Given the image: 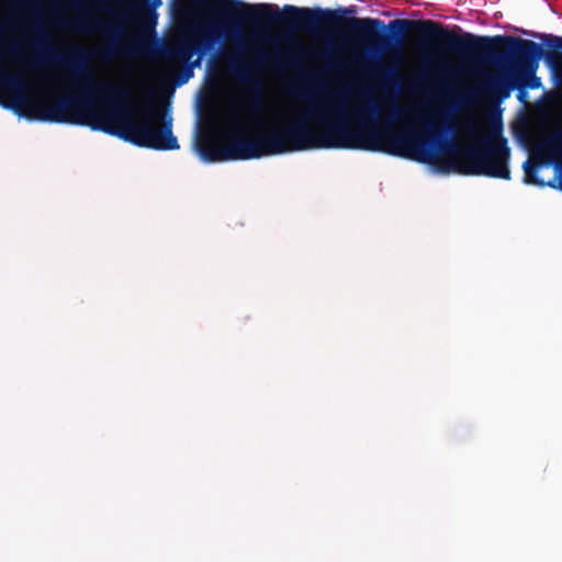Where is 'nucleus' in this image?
Instances as JSON below:
<instances>
[{
	"mask_svg": "<svg viewBox=\"0 0 562 562\" xmlns=\"http://www.w3.org/2000/svg\"><path fill=\"white\" fill-rule=\"evenodd\" d=\"M116 16H117L119 19H124V18H125V15H123V14H117Z\"/></svg>",
	"mask_w": 562,
	"mask_h": 562,
	"instance_id": "15",
	"label": "nucleus"
},
{
	"mask_svg": "<svg viewBox=\"0 0 562 562\" xmlns=\"http://www.w3.org/2000/svg\"><path fill=\"white\" fill-rule=\"evenodd\" d=\"M325 57H326V60H327V61H326V66H325V69H326V70L330 71V70H335V69H337V68H338V66H339V65H338V63H337V61H335L334 59H331V58H330L329 56H327V55H326Z\"/></svg>",
	"mask_w": 562,
	"mask_h": 562,
	"instance_id": "12",
	"label": "nucleus"
},
{
	"mask_svg": "<svg viewBox=\"0 0 562 562\" xmlns=\"http://www.w3.org/2000/svg\"><path fill=\"white\" fill-rule=\"evenodd\" d=\"M380 109L373 100L356 109L359 121L352 127L346 120V106L333 99L313 102L307 116L322 126L313 128L314 148H344L380 151L415 161H431L436 156L419 140L418 131H393L381 127L376 115Z\"/></svg>",
	"mask_w": 562,
	"mask_h": 562,
	"instance_id": "2",
	"label": "nucleus"
},
{
	"mask_svg": "<svg viewBox=\"0 0 562 562\" xmlns=\"http://www.w3.org/2000/svg\"><path fill=\"white\" fill-rule=\"evenodd\" d=\"M247 124L240 120H231L227 124L229 142L222 146L215 139L206 137L198 144V151L201 158L207 162H220L228 160H248L258 158L255 146L245 136Z\"/></svg>",
	"mask_w": 562,
	"mask_h": 562,
	"instance_id": "6",
	"label": "nucleus"
},
{
	"mask_svg": "<svg viewBox=\"0 0 562 562\" xmlns=\"http://www.w3.org/2000/svg\"><path fill=\"white\" fill-rule=\"evenodd\" d=\"M560 189H562V181L560 182Z\"/></svg>",
	"mask_w": 562,
	"mask_h": 562,
	"instance_id": "16",
	"label": "nucleus"
},
{
	"mask_svg": "<svg viewBox=\"0 0 562 562\" xmlns=\"http://www.w3.org/2000/svg\"><path fill=\"white\" fill-rule=\"evenodd\" d=\"M80 11V16L74 22V26L79 32H90L98 31L103 36L110 40L108 45L106 54L109 56L113 55V53L119 47V41L124 35V26L119 23L108 22L101 20L99 16L93 14L91 11L81 9L78 7Z\"/></svg>",
	"mask_w": 562,
	"mask_h": 562,
	"instance_id": "7",
	"label": "nucleus"
},
{
	"mask_svg": "<svg viewBox=\"0 0 562 562\" xmlns=\"http://www.w3.org/2000/svg\"><path fill=\"white\" fill-rule=\"evenodd\" d=\"M394 109H395V114L396 115H401L403 113L402 110H400L397 106L394 105Z\"/></svg>",
	"mask_w": 562,
	"mask_h": 562,
	"instance_id": "14",
	"label": "nucleus"
},
{
	"mask_svg": "<svg viewBox=\"0 0 562 562\" xmlns=\"http://www.w3.org/2000/svg\"><path fill=\"white\" fill-rule=\"evenodd\" d=\"M126 3L128 12L144 31H153L157 23V8L161 0H121Z\"/></svg>",
	"mask_w": 562,
	"mask_h": 562,
	"instance_id": "8",
	"label": "nucleus"
},
{
	"mask_svg": "<svg viewBox=\"0 0 562 562\" xmlns=\"http://www.w3.org/2000/svg\"><path fill=\"white\" fill-rule=\"evenodd\" d=\"M294 93H295V95H296L297 98H301V99H306V98H307V95H305V94H303V93H301V92H299V91H294Z\"/></svg>",
	"mask_w": 562,
	"mask_h": 562,
	"instance_id": "13",
	"label": "nucleus"
},
{
	"mask_svg": "<svg viewBox=\"0 0 562 562\" xmlns=\"http://www.w3.org/2000/svg\"><path fill=\"white\" fill-rule=\"evenodd\" d=\"M414 32L419 37V48L431 55L453 54L460 57L494 65L504 66L507 75L488 76L483 88L492 94L508 97L515 83L526 85L532 79L531 88H537L539 79L536 71L539 60L546 58L555 63L562 55V37L552 34L543 35L542 42L549 47L533 41L510 35L481 36L469 32L461 34L448 30L445 25L432 20L395 19L387 25L376 19V52L395 50L405 35Z\"/></svg>",
	"mask_w": 562,
	"mask_h": 562,
	"instance_id": "1",
	"label": "nucleus"
},
{
	"mask_svg": "<svg viewBox=\"0 0 562 562\" xmlns=\"http://www.w3.org/2000/svg\"><path fill=\"white\" fill-rule=\"evenodd\" d=\"M434 133V126L418 132L419 140L426 144L436 156L431 161H422L423 164H431L443 171H453L463 176L510 179L508 167L510 148L507 138L503 135V123L499 115L493 116L487 132L469 145L461 146L452 139H443L439 144V148L447 157H440L435 153L437 138Z\"/></svg>",
	"mask_w": 562,
	"mask_h": 562,
	"instance_id": "5",
	"label": "nucleus"
},
{
	"mask_svg": "<svg viewBox=\"0 0 562 562\" xmlns=\"http://www.w3.org/2000/svg\"><path fill=\"white\" fill-rule=\"evenodd\" d=\"M546 147L550 154L560 155L562 153V135L555 134V135L551 136L547 140Z\"/></svg>",
	"mask_w": 562,
	"mask_h": 562,
	"instance_id": "11",
	"label": "nucleus"
},
{
	"mask_svg": "<svg viewBox=\"0 0 562 562\" xmlns=\"http://www.w3.org/2000/svg\"><path fill=\"white\" fill-rule=\"evenodd\" d=\"M376 75L387 83L398 82L397 69L395 67L382 66L378 69Z\"/></svg>",
	"mask_w": 562,
	"mask_h": 562,
	"instance_id": "10",
	"label": "nucleus"
},
{
	"mask_svg": "<svg viewBox=\"0 0 562 562\" xmlns=\"http://www.w3.org/2000/svg\"><path fill=\"white\" fill-rule=\"evenodd\" d=\"M525 170V182L530 184H537L540 187L544 186V182L537 177L538 165L531 164L530 161L524 162Z\"/></svg>",
	"mask_w": 562,
	"mask_h": 562,
	"instance_id": "9",
	"label": "nucleus"
},
{
	"mask_svg": "<svg viewBox=\"0 0 562 562\" xmlns=\"http://www.w3.org/2000/svg\"><path fill=\"white\" fill-rule=\"evenodd\" d=\"M254 52L255 63H248L239 57L233 71L236 79L247 86L249 90L246 99L247 110L257 120L258 114L262 110L263 101L261 83L255 75V64L274 65L281 61H294L301 56V52H292L288 55H263L257 50ZM310 122L312 120L308 119L307 111L296 117L282 120L268 127L263 126L261 122L256 121L257 125L261 128V133L255 137H249V142L255 146V153L258 154V158L288 151L313 149V128L310 126Z\"/></svg>",
	"mask_w": 562,
	"mask_h": 562,
	"instance_id": "4",
	"label": "nucleus"
},
{
	"mask_svg": "<svg viewBox=\"0 0 562 562\" xmlns=\"http://www.w3.org/2000/svg\"><path fill=\"white\" fill-rule=\"evenodd\" d=\"M99 88L113 104L106 113L99 115L100 120L93 124L94 131L116 136L138 147L155 150L179 148L172 133V119L156 110L153 93H146L142 98L140 112L136 119L132 114V94L128 87L102 82Z\"/></svg>",
	"mask_w": 562,
	"mask_h": 562,
	"instance_id": "3",
	"label": "nucleus"
}]
</instances>
